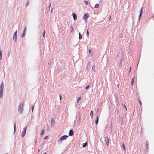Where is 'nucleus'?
<instances>
[{
  "label": "nucleus",
  "mask_w": 154,
  "mask_h": 154,
  "mask_svg": "<svg viewBox=\"0 0 154 154\" xmlns=\"http://www.w3.org/2000/svg\"><path fill=\"white\" fill-rule=\"evenodd\" d=\"M146 148L148 149V141H146Z\"/></svg>",
  "instance_id": "nucleus-19"
},
{
  "label": "nucleus",
  "mask_w": 154,
  "mask_h": 154,
  "mask_svg": "<svg viewBox=\"0 0 154 154\" xmlns=\"http://www.w3.org/2000/svg\"><path fill=\"white\" fill-rule=\"evenodd\" d=\"M70 27H71L70 31L71 32H72L73 31V26L72 25H71Z\"/></svg>",
  "instance_id": "nucleus-17"
},
{
  "label": "nucleus",
  "mask_w": 154,
  "mask_h": 154,
  "mask_svg": "<svg viewBox=\"0 0 154 154\" xmlns=\"http://www.w3.org/2000/svg\"><path fill=\"white\" fill-rule=\"evenodd\" d=\"M88 29L87 30V32H86V33H87V36H88L89 35V32H88Z\"/></svg>",
  "instance_id": "nucleus-25"
},
{
  "label": "nucleus",
  "mask_w": 154,
  "mask_h": 154,
  "mask_svg": "<svg viewBox=\"0 0 154 154\" xmlns=\"http://www.w3.org/2000/svg\"><path fill=\"white\" fill-rule=\"evenodd\" d=\"M2 51L0 50V59L1 60L2 58Z\"/></svg>",
  "instance_id": "nucleus-21"
},
{
  "label": "nucleus",
  "mask_w": 154,
  "mask_h": 154,
  "mask_svg": "<svg viewBox=\"0 0 154 154\" xmlns=\"http://www.w3.org/2000/svg\"><path fill=\"white\" fill-rule=\"evenodd\" d=\"M16 125L14 124V133H15V131H16Z\"/></svg>",
  "instance_id": "nucleus-24"
},
{
  "label": "nucleus",
  "mask_w": 154,
  "mask_h": 154,
  "mask_svg": "<svg viewBox=\"0 0 154 154\" xmlns=\"http://www.w3.org/2000/svg\"><path fill=\"white\" fill-rule=\"evenodd\" d=\"M98 116H97L96 117V119L95 120V122L96 124L97 125L98 124Z\"/></svg>",
  "instance_id": "nucleus-12"
},
{
  "label": "nucleus",
  "mask_w": 154,
  "mask_h": 154,
  "mask_svg": "<svg viewBox=\"0 0 154 154\" xmlns=\"http://www.w3.org/2000/svg\"><path fill=\"white\" fill-rule=\"evenodd\" d=\"M86 145H87V142L83 144L82 147H85L86 146Z\"/></svg>",
  "instance_id": "nucleus-22"
},
{
  "label": "nucleus",
  "mask_w": 154,
  "mask_h": 154,
  "mask_svg": "<svg viewBox=\"0 0 154 154\" xmlns=\"http://www.w3.org/2000/svg\"><path fill=\"white\" fill-rule=\"evenodd\" d=\"M105 141H106V143L107 146H108L109 145V139L107 137H105Z\"/></svg>",
  "instance_id": "nucleus-8"
},
{
  "label": "nucleus",
  "mask_w": 154,
  "mask_h": 154,
  "mask_svg": "<svg viewBox=\"0 0 154 154\" xmlns=\"http://www.w3.org/2000/svg\"><path fill=\"white\" fill-rule=\"evenodd\" d=\"M43 154H46V153H43Z\"/></svg>",
  "instance_id": "nucleus-42"
},
{
  "label": "nucleus",
  "mask_w": 154,
  "mask_h": 154,
  "mask_svg": "<svg viewBox=\"0 0 154 154\" xmlns=\"http://www.w3.org/2000/svg\"><path fill=\"white\" fill-rule=\"evenodd\" d=\"M38 152H40V149H38Z\"/></svg>",
  "instance_id": "nucleus-39"
},
{
  "label": "nucleus",
  "mask_w": 154,
  "mask_h": 154,
  "mask_svg": "<svg viewBox=\"0 0 154 154\" xmlns=\"http://www.w3.org/2000/svg\"><path fill=\"white\" fill-rule=\"evenodd\" d=\"M89 53H91V49H89Z\"/></svg>",
  "instance_id": "nucleus-38"
},
{
  "label": "nucleus",
  "mask_w": 154,
  "mask_h": 154,
  "mask_svg": "<svg viewBox=\"0 0 154 154\" xmlns=\"http://www.w3.org/2000/svg\"><path fill=\"white\" fill-rule=\"evenodd\" d=\"M81 97H79L78 98V100H77V103H78V102H79V100H80L81 99Z\"/></svg>",
  "instance_id": "nucleus-28"
},
{
  "label": "nucleus",
  "mask_w": 154,
  "mask_h": 154,
  "mask_svg": "<svg viewBox=\"0 0 154 154\" xmlns=\"http://www.w3.org/2000/svg\"><path fill=\"white\" fill-rule=\"evenodd\" d=\"M26 129H27V127H25L24 128V129L22 133V137H23L25 135L26 133Z\"/></svg>",
  "instance_id": "nucleus-5"
},
{
  "label": "nucleus",
  "mask_w": 154,
  "mask_h": 154,
  "mask_svg": "<svg viewBox=\"0 0 154 154\" xmlns=\"http://www.w3.org/2000/svg\"><path fill=\"white\" fill-rule=\"evenodd\" d=\"M122 147H123V149L125 151L126 150V149H125V146H124V143H123V144H122Z\"/></svg>",
  "instance_id": "nucleus-20"
},
{
  "label": "nucleus",
  "mask_w": 154,
  "mask_h": 154,
  "mask_svg": "<svg viewBox=\"0 0 154 154\" xmlns=\"http://www.w3.org/2000/svg\"><path fill=\"white\" fill-rule=\"evenodd\" d=\"M90 116L92 118L93 116V111H91L90 113Z\"/></svg>",
  "instance_id": "nucleus-15"
},
{
  "label": "nucleus",
  "mask_w": 154,
  "mask_h": 154,
  "mask_svg": "<svg viewBox=\"0 0 154 154\" xmlns=\"http://www.w3.org/2000/svg\"><path fill=\"white\" fill-rule=\"evenodd\" d=\"M24 106V102H22L20 103L18 108V111L20 114H22L23 112Z\"/></svg>",
  "instance_id": "nucleus-1"
},
{
  "label": "nucleus",
  "mask_w": 154,
  "mask_h": 154,
  "mask_svg": "<svg viewBox=\"0 0 154 154\" xmlns=\"http://www.w3.org/2000/svg\"><path fill=\"white\" fill-rule=\"evenodd\" d=\"M131 67H130V69H129V72L130 71V70H131Z\"/></svg>",
  "instance_id": "nucleus-40"
},
{
  "label": "nucleus",
  "mask_w": 154,
  "mask_h": 154,
  "mask_svg": "<svg viewBox=\"0 0 154 154\" xmlns=\"http://www.w3.org/2000/svg\"><path fill=\"white\" fill-rule=\"evenodd\" d=\"M45 30H44V32H43V37L44 38L45 37Z\"/></svg>",
  "instance_id": "nucleus-32"
},
{
  "label": "nucleus",
  "mask_w": 154,
  "mask_h": 154,
  "mask_svg": "<svg viewBox=\"0 0 154 154\" xmlns=\"http://www.w3.org/2000/svg\"><path fill=\"white\" fill-rule=\"evenodd\" d=\"M68 136L67 135H64L62 136L59 139L58 141V142L59 143H61V141L65 140L67 139L68 137Z\"/></svg>",
  "instance_id": "nucleus-3"
},
{
  "label": "nucleus",
  "mask_w": 154,
  "mask_h": 154,
  "mask_svg": "<svg viewBox=\"0 0 154 154\" xmlns=\"http://www.w3.org/2000/svg\"><path fill=\"white\" fill-rule=\"evenodd\" d=\"M134 78H133L131 80V86H132L133 85V83L134 82Z\"/></svg>",
  "instance_id": "nucleus-16"
},
{
  "label": "nucleus",
  "mask_w": 154,
  "mask_h": 154,
  "mask_svg": "<svg viewBox=\"0 0 154 154\" xmlns=\"http://www.w3.org/2000/svg\"><path fill=\"white\" fill-rule=\"evenodd\" d=\"M34 108V106H32V112H33V110Z\"/></svg>",
  "instance_id": "nucleus-36"
},
{
  "label": "nucleus",
  "mask_w": 154,
  "mask_h": 154,
  "mask_svg": "<svg viewBox=\"0 0 154 154\" xmlns=\"http://www.w3.org/2000/svg\"><path fill=\"white\" fill-rule=\"evenodd\" d=\"M84 4L86 5H87L88 4V2L86 1H84Z\"/></svg>",
  "instance_id": "nucleus-26"
},
{
  "label": "nucleus",
  "mask_w": 154,
  "mask_h": 154,
  "mask_svg": "<svg viewBox=\"0 0 154 154\" xmlns=\"http://www.w3.org/2000/svg\"><path fill=\"white\" fill-rule=\"evenodd\" d=\"M143 12V10H142V8H141L140 10L139 11V13H140V14H141Z\"/></svg>",
  "instance_id": "nucleus-23"
},
{
  "label": "nucleus",
  "mask_w": 154,
  "mask_h": 154,
  "mask_svg": "<svg viewBox=\"0 0 154 154\" xmlns=\"http://www.w3.org/2000/svg\"><path fill=\"white\" fill-rule=\"evenodd\" d=\"M92 69L93 70H94V71H95V67L94 66H93L92 67Z\"/></svg>",
  "instance_id": "nucleus-27"
},
{
  "label": "nucleus",
  "mask_w": 154,
  "mask_h": 154,
  "mask_svg": "<svg viewBox=\"0 0 154 154\" xmlns=\"http://www.w3.org/2000/svg\"><path fill=\"white\" fill-rule=\"evenodd\" d=\"M44 130H42L40 133V135L41 136H42L43 135L44 133Z\"/></svg>",
  "instance_id": "nucleus-14"
},
{
  "label": "nucleus",
  "mask_w": 154,
  "mask_h": 154,
  "mask_svg": "<svg viewBox=\"0 0 154 154\" xmlns=\"http://www.w3.org/2000/svg\"><path fill=\"white\" fill-rule=\"evenodd\" d=\"M55 124V120L53 118L51 119V126L52 127Z\"/></svg>",
  "instance_id": "nucleus-6"
},
{
  "label": "nucleus",
  "mask_w": 154,
  "mask_h": 154,
  "mask_svg": "<svg viewBox=\"0 0 154 154\" xmlns=\"http://www.w3.org/2000/svg\"><path fill=\"white\" fill-rule=\"evenodd\" d=\"M4 85L3 82H2L0 85V98H2L3 97V89Z\"/></svg>",
  "instance_id": "nucleus-2"
},
{
  "label": "nucleus",
  "mask_w": 154,
  "mask_h": 154,
  "mask_svg": "<svg viewBox=\"0 0 154 154\" xmlns=\"http://www.w3.org/2000/svg\"><path fill=\"white\" fill-rule=\"evenodd\" d=\"M122 36H123V35H122V34H121L119 35V38H122Z\"/></svg>",
  "instance_id": "nucleus-29"
},
{
  "label": "nucleus",
  "mask_w": 154,
  "mask_h": 154,
  "mask_svg": "<svg viewBox=\"0 0 154 154\" xmlns=\"http://www.w3.org/2000/svg\"><path fill=\"white\" fill-rule=\"evenodd\" d=\"M74 20H77V16L76 14L75 13H73L72 14Z\"/></svg>",
  "instance_id": "nucleus-9"
},
{
  "label": "nucleus",
  "mask_w": 154,
  "mask_h": 154,
  "mask_svg": "<svg viewBox=\"0 0 154 154\" xmlns=\"http://www.w3.org/2000/svg\"><path fill=\"white\" fill-rule=\"evenodd\" d=\"M139 103H140V106H141V104H142L141 102V101H140V100L139 101Z\"/></svg>",
  "instance_id": "nucleus-37"
},
{
  "label": "nucleus",
  "mask_w": 154,
  "mask_h": 154,
  "mask_svg": "<svg viewBox=\"0 0 154 154\" xmlns=\"http://www.w3.org/2000/svg\"><path fill=\"white\" fill-rule=\"evenodd\" d=\"M123 106L125 108L126 110H127V108H126V106L125 105H123Z\"/></svg>",
  "instance_id": "nucleus-34"
},
{
  "label": "nucleus",
  "mask_w": 154,
  "mask_h": 154,
  "mask_svg": "<svg viewBox=\"0 0 154 154\" xmlns=\"http://www.w3.org/2000/svg\"><path fill=\"white\" fill-rule=\"evenodd\" d=\"M59 97H60V100H61V95L60 94H59Z\"/></svg>",
  "instance_id": "nucleus-33"
},
{
  "label": "nucleus",
  "mask_w": 154,
  "mask_h": 154,
  "mask_svg": "<svg viewBox=\"0 0 154 154\" xmlns=\"http://www.w3.org/2000/svg\"><path fill=\"white\" fill-rule=\"evenodd\" d=\"M26 31V26L25 27L23 31V32L21 35V37L22 38H23L25 36V32Z\"/></svg>",
  "instance_id": "nucleus-7"
},
{
  "label": "nucleus",
  "mask_w": 154,
  "mask_h": 154,
  "mask_svg": "<svg viewBox=\"0 0 154 154\" xmlns=\"http://www.w3.org/2000/svg\"><path fill=\"white\" fill-rule=\"evenodd\" d=\"M99 4H96V5H95V8H98L99 7Z\"/></svg>",
  "instance_id": "nucleus-18"
},
{
  "label": "nucleus",
  "mask_w": 154,
  "mask_h": 154,
  "mask_svg": "<svg viewBox=\"0 0 154 154\" xmlns=\"http://www.w3.org/2000/svg\"><path fill=\"white\" fill-rule=\"evenodd\" d=\"M79 39L80 40L82 38V36L81 33H79Z\"/></svg>",
  "instance_id": "nucleus-13"
},
{
  "label": "nucleus",
  "mask_w": 154,
  "mask_h": 154,
  "mask_svg": "<svg viewBox=\"0 0 154 154\" xmlns=\"http://www.w3.org/2000/svg\"><path fill=\"white\" fill-rule=\"evenodd\" d=\"M73 132L72 130H71L69 131V135L70 136H72L73 135Z\"/></svg>",
  "instance_id": "nucleus-10"
},
{
  "label": "nucleus",
  "mask_w": 154,
  "mask_h": 154,
  "mask_svg": "<svg viewBox=\"0 0 154 154\" xmlns=\"http://www.w3.org/2000/svg\"><path fill=\"white\" fill-rule=\"evenodd\" d=\"M5 154H8L7 153H6Z\"/></svg>",
  "instance_id": "nucleus-44"
},
{
  "label": "nucleus",
  "mask_w": 154,
  "mask_h": 154,
  "mask_svg": "<svg viewBox=\"0 0 154 154\" xmlns=\"http://www.w3.org/2000/svg\"><path fill=\"white\" fill-rule=\"evenodd\" d=\"M17 30L14 34L13 36V40L15 42L17 41Z\"/></svg>",
  "instance_id": "nucleus-4"
},
{
  "label": "nucleus",
  "mask_w": 154,
  "mask_h": 154,
  "mask_svg": "<svg viewBox=\"0 0 154 154\" xmlns=\"http://www.w3.org/2000/svg\"><path fill=\"white\" fill-rule=\"evenodd\" d=\"M48 137L47 136H45L44 138V139H46L47 138H48Z\"/></svg>",
  "instance_id": "nucleus-35"
},
{
  "label": "nucleus",
  "mask_w": 154,
  "mask_h": 154,
  "mask_svg": "<svg viewBox=\"0 0 154 154\" xmlns=\"http://www.w3.org/2000/svg\"><path fill=\"white\" fill-rule=\"evenodd\" d=\"M141 17V14H140L139 16V19L138 20H139Z\"/></svg>",
  "instance_id": "nucleus-31"
},
{
  "label": "nucleus",
  "mask_w": 154,
  "mask_h": 154,
  "mask_svg": "<svg viewBox=\"0 0 154 154\" xmlns=\"http://www.w3.org/2000/svg\"><path fill=\"white\" fill-rule=\"evenodd\" d=\"M111 17H109V19H111Z\"/></svg>",
  "instance_id": "nucleus-41"
},
{
  "label": "nucleus",
  "mask_w": 154,
  "mask_h": 154,
  "mask_svg": "<svg viewBox=\"0 0 154 154\" xmlns=\"http://www.w3.org/2000/svg\"><path fill=\"white\" fill-rule=\"evenodd\" d=\"M50 5H51V4H50V5H49V8L50 7Z\"/></svg>",
  "instance_id": "nucleus-43"
},
{
  "label": "nucleus",
  "mask_w": 154,
  "mask_h": 154,
  "mask_svg": "<svg viewBox=\"0 0 154 154\" xmlns=\"http://www.w3.org/2000/svg\"><path fill=\"white\" fill-rule=\"evenodd\" d=\"M89 85H88V86H87L85 87V89H89Z\"/></svg>",
  "instance_id": "nucleus-30"
},
{
  "label": "nucleus",
  "mask_w": 154,
  "mask_h": 154,
  "mask_svg": "<svg viewBox=\"0 0 154 154\" xmlns=\"http://www.w3.org/2000/svg\"><path fill=\"white\" fill-rule=\"evenodd\" d=\"M88 18V16H87V15L86 14H85L84 15V16H83V19H84V20H86Z\"/></svg>",
  "instance_id": "nucleus-11"
}]
</instances>
